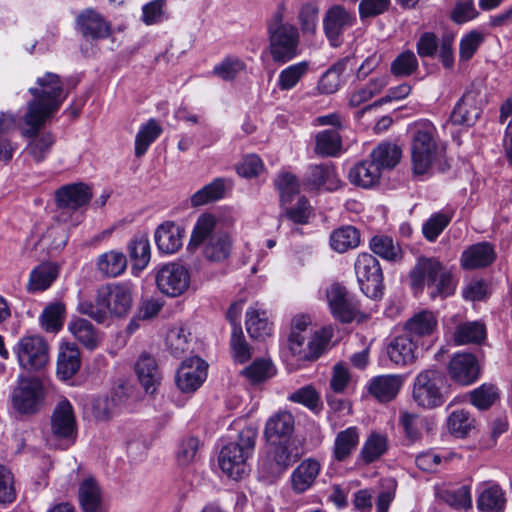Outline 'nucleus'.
<instances>
[{"label":"nucleus","mask_w":512,"mask_h":512,"mask_svg":"<svg viewBox=\"0 0 512 512\" xmlns=\"http://www.w3.org/2000/svg\"><path fill=\"white\" fill-rule=\"evenodd\" d=\"M33 100L28 102L24 122L29 129L27 135L36 134L61 107L68 96L59 75L47 72L38 77L34 87L29 88Z\"/></svg>","instance_id":"f257e3e1"},{"label":"nucleus","mask_w":512,"mask_h":512,"mask_svg":"<svg viewBox=\"0 0 512 512\" xmlns=\"http://www.w3.org/2000/svg\"><path fill=\"white\" fill-rule=\"evenodd\" d=\"M286 6L281 2L267 22L269 53L275 63L285 64L300 54V31L298 27L285 22Z\"/></svg>","instance_id":"f03ea898"},{"label":"nucleus","mask_w":512,"mask_h":512,"mask_svg":"<svg viewBox=\"0 0 512 512\" xmlns=\"http://www.w3.org/2000/svg\"><path fill=\"white\" fill-rule=\"evenodd\" d=\"M412 288L422 292L424 286L432 288L430 296L435 299L452 295L455 283L451 272L435 257H419L409 273Z\"/></svg>","instance_id":"7ed1b4c3"},{"label":"nucleus","mask_w":512,"mask_h":512,"mask_svg":"<svg viewBox=\"0 0 512 512\" xmlns=\"http://www.w3.org/2000/svg\"><path fill=\"white\" fill-rule=\"evenodd\" d=\"M216 218L210 214L199 217L190 239V244L198 246L204 242V256L211 262L226 260L231 252V240L225 232L215 231Z\"/></svg>","instance_id":"20e7f679"},{"label":"nucleus","mask_w":512,"mask_h":512,"mask_svg":"<svg viewBox=\"0 0 512 512\" xmlns=\"http://www.w3.org/2000/svg\"><path fill=\"white\" fill-rule=\"evenodd\" d=\"M436 128L427 120L414 125L411 156L413 172L423 175L429 171L432 164L442 153V147L436 139Z\"/></svg>","instance_id":"39448f33"},{"label":"nucleus","mask_w":512,"mask_h":512,"mask_svg":"<svg viewBox=\"0 0 512 512\" xmlns=\"http://www.w3.org/2000/svg\"><path fill=\"white\" fill-rule=\"evenodd\" d=\"M256 437V429L246 427L239 432L237 442L222 448L219 465L225 474L236 480L247 472V460L253 454Z\"/></svg>","instance_id":"423d86ee"},{"label":"nucleus","mask_w":512,"mask_h":512,"mask_svg":"<svg viewBox=\"0 0 512 512\" xmlns=\"http://www.w3.org/2000/svg\"><path fill=\"white\" fill-rule=\"evenodd\" d=\"M445 382L444 374L437 369L420 372L413 384L412 397L416 404L425 409H433L445 402L442 391Z\"/></svg>","instance_id":"0eeeda50"},{"label":"nucleus","mask_w":512,"mask_h":512,"mask_svg":"<svg viewBox=\"0 0 512 512\" xmlns=\"http://www.w3.org/2000/svg\"><path fill=\"white\" fill-rule=\"evenodd\" d=\"M77 436L76 418L71 403L63 399L57 403L50 421L49 442L66 449L74 444Z\"/></svg>","instance_id":"6e6552de"},{"label":"nucleus","mask_w":512,"mask_h":512,"mask_svg":"<svg viewBox=\"0 0 512 512\" xmlns=\"http://www.w3.org/2000/svg\"><path fill=\"white\" fill-rule=\"evenodd\" d=\"M91 197V189L83 183H74L60 187L55 193L58 207L57 221L66 223L69 218L75 215L73 225L79 223L81 215L77 213V210L89 203Z\"/></svg>","instance_id":"1a4fd4ad"},{"label":"nucleus","mask_w":512,"mask_h":512,"mask_svg":"<svg viewBox=\"0 0 512 512\" xmlns=\"http://www.w3.org/2000/svg\"><path fill=\"white\" fill-rule=\"evenodd\" d=\"M354 268L361 291L371 299L381 298L384 284L379 261L372 254L361 253Z\"/></svg>","instance_id":"9d476101"},{"label":"nucleus","mask_w":512,"mask_h":512,"mask_svg":"<svg viewBox=\"0 0 512 512\" xmlns=\"http://www.w3.org/2000/svg\"><path fill=\"white\" fill-rule=\"evenodd\" d=\"M18 363L26 371H39L49 362V345L37 335L23 336L15 346Z\"/></svg>","instance_id":"9b49d317"},{"label":"nucleus","mask_w":512,"mask_h":512,"mask_svg":"<svg viewBox=\"0 0 512 512\" xmlns=\"http://www.w3.org/2000/svg\"><path fill=\"white\" fill-rule=\"evenodd\" d=\"M155 282L162 294L169 297H178L188 290L190 286V273L180 263H166L157 269Z\"/></svg>","instance_id":"f8f14e48"},{"label":"nucleus","mask_w":512,"mask_h":512,"mask_svg":"<svg viewBox=\"0 0 512 512\" xmlns=\"http://www.w3.org/2000/svg\"><path fill=\"white\" fill-rule=\"evenodd\" d=\"M289 449L283 444H272L266 454L259 460V478L268 483H274L294 462Z\"/></svg>","instance_id":"ddd939ff"},{"label":"nucleus","mask_w":512,"mask_h":512,"mask_svg":"<svg viewBox=\"0 0 512 512\" xmlns=\"http://www.w3.org/2000/svg\"><path fill=\"white\" fill-rule=\"evenodd\" d=\"M44 396L43 384L39 379H21L13 392V406L22 414H32L41 408Z\"/></svg>","instance_id":"4468645a"},{"label":"nucleus","mask_w":512,"mask_h":512,"mask_svg":"<svg viewBox=\"0 0 512 512\" xmlns=\"http://www.w3.org/2000/svg\"><path fill=\"white\" fill-rule=\"evenodd\" d=\"M356 23V15L342 5L330 7L323 18L324 33L333 47L343 43V33Z\"/></svg>","instance_id":"2eb2a0df"},{"label":"nucleus","mask_w":512,"mask_h":512,"mask_svg":"<svg viewBox=\"0 0 512 512\" xmlns=\"http://www.w3.org/2000/svg\"><path fill=\"white\" fill-rule=\"evenodd\" d=\"M332 315L343 323L352 322L359 314V303L347 289L340 284H332L326 292Z\"/></svg>","instance_id":"dca6fc26"},{"label":"nucleus","mask_w":512,"mask_h":512,"mask_svg":"<svg viewBox=\"0 0 512 512\" xmlns=\"http://www.w3.org/2000/svg\"><path fill=\"white\" fill-rule=\"evenodd\" d=\"M421 345L404 330L392 337L386 346V353L391 362L398 366H407L418 358Z\"/></svg>","instance_id":"f3484780"},{"label":"nucleus","mask_w":512,"mask_h":512,"mask_svg":"<svg viewBox=\"0 0 512 512\" xmlns=\"http://www.w3.org/2000/svg\"><path fill=\"white\" fill-rule=\"evenodd\" d=\"M448 375L455 383L468 386L480 376V365L471 353L455 354L447 367Z\"/></svg>","instance_id":"a211bd4d"},{"label":"nucleus","mask_w":512,"mask_h":512,"mask_svg":"<svg viewBox=\"0 0 512 512\" xmlns=\"http://www.w3.org/2000/svg\"><path fill=\"white\" fill-rule=\"evenodd\" d=\"M207 364L198 356L184 360L176 373V384L183 392L197 390L207 375Z\"/></svg>","instance_id":"6ab92c4d"},{"label":"nucleus","mask_w":512,"mask_h":512,"mask_svg":"<svg viewBox=\"0 0 512 512\" xmlns=\"http://www.w3.org/2000/svg\"><path fill=\"white\" fill-rule=\"evenodd\" d=\"M481 91L474 87L468 89L456 103L450 121L454 125L471 126L479 118L481 113Z\"/></svg>","instance_id":"aec40b11"},{"label":"nucleus","mask_w":512,"mask_h":512,"mask_svg":"<svg viewBox=\"0 0 512 512\" xmlns=\"http://www.w3.org/2000/svg\"><path fill=\"white\" fill-rule=\"evenodd\" d=\"M332 337L331 328H323L316 332L308 343L309 353H304L302 346L306 337L297 331L292 330L289 336V350L293 355L299 356L301 359H316L320 356L322 351Z\"/></svg>","instance_id":"412c9836"},{"label":"nucleus","mask_w":512,"mask_h":512,"mask_svg":"<svg viewBox=\"0 0 512 512\" xmlns=\"http://www.w3.org/2000/svg\"><path fill=\"white\" fill-rule=\"evenodd\" d=\"M185 230L173 221H165L157 226L154 239L158 250L163 254H174L183 245Z\"/></svg>","instance_id":"4be33fe9"},{"label":"nucleus","mask_w":512,"mask_h":512,"mask_svg":"<svg viewBox=\"0 0 512 512\" xmlns=\"http://www.w3.org/2000/svg\"><path fill=\"white\" fill-rule=\"evenodd\" d=\"M81 367V354L73 343H62L59 346L56 374L61 380L71 379Z\"/></svg>","instance_id":"5701e85b"},{"label":"nucleus","mask_w":512,"mask_h":512,"mask_svg":"<svg viewBox=\"0 0 512 512\" xmlns=\"http://www.w3.org/2000/svg\"><path fill=\"white\" fill-rule=\"evenodd\" d=\"M77 27L86 39H102L110 35L111 27L92 9H86L77 17Z\"/></svg>","instance_id":"b1692460"},{"label":"nucleus","mask_w":512,"mask_h":512,"mask_svg":"<svg viewBox=\"0 0 512 512\" xmlns=\"http://www.w3.org/2000/svg\"><path fill=\"white\" fill-rule=\"evenodd\" d=\"M437 325L438 321L435 314L423 310L408 319L403 326V330L422 346V340L431 336L436 331Z\"/></svg>","instance_id":"393cba45"},{"label":"nucleus","mask_w":512,"mask_h":512,"mask_svg":"<svg viewBox=\"0 0 512 512\" xmlns=\"http://www.w3.org/2000/svg\"><path fill=\"white\" fill-rule=\"evenodd\" d=\"M109 315L122 317L132 306V295L128 287L121 284H107L103 286Z\"/></svg>","instance_id":"a878e982"},{"label":"nucleus","mask_w":512,"mask_h":512,"mask_svg":"<svg viewBox=\"0 0 512 512\" xmlns=\"http://www.w3.org/2000/svg\"><path fill=\"white\" fill-rule=\"evenodd\" d=\"M496 254L493 246L481 242L466 248L461 255V266L466 270H474L489 266L495 260Z\"/></svg>","instance_id":"bb28decb"},{"label":"nucleus","mask_w":512,"mask_h":512,"mask_svg":"<svg viewBox=\"0 0 512 512\" xmlns=\"http://www.w3.org/2000/svg\"><path fill=\"white\" fill-rule=\"evenodd\" d=\"M403 385L401 375H381L374 377L369 384V392L379 402L392 401Z\"/></svg>","instance_id":"cd10ccee"},{"label":"nucleus","mask_w":512,"mask_h":512,"mask_svg":"<svg viewBox=\"0 0 512 512\" xmlns=\"http://www.w3.org/2000/svg\"><path fill=\"white\" fill-rule=\"evenodd\" d=\"M303 183L311 190L319 189L323 186L328 190L336 189L338 186V179L334 166L329 163L310 166Z\"/></svg>","instance_id":"c85d7f7f"},{"label":"nucleus","mask_w":512,"mask_h":512,"mask_svg":"<svg viewBox=\"0 0 512 512\" xmlns=\"http://www.w3.org/2000/svg\"><path fill=\"white\" fill-rule=\"evenodd\" d=\"M294 416L288 411H279L266 422L264 436L269 442H276L288 438L294 431Z\"/></svg>","instance_id":"c756f323"},{"label":"nucleus","mask_w":512,"mask_h":512,"mask_svg":"<svg viewBox=\"0 0 512 512\" xmlns=\"http://www.w3.org/2000/svg\"><path fill=\"white\" fill-rule=\"evenodd\" d=\"M380 178L381 170L373 159L358 162L348 174V179L353 185L365 189L374 187L379 183Z\"/></svg>","instance_id":"7c9ffc66"},{"label":"nucleus","mask_w":512,"mask_h":512,"mask_svg":"<svg viewBox=\"0 0 512 512\" xmlns=\"http://www.w3.org/2000/svg\"><path fill=\"white\" fill-rule=\"evenodd\" d=\"M135 372L147 393H154L161 381V373L155 358L143 354L135 364Z\"/></svg>","instance_id":"2f4dec72"},{"label":"nucleus","mask_w":512,"mask_h":512,"mask_svg":"<svg viewBox=\"0 0 512 512\" xmlns=\"http://www.w3.org/2000/svg\"><path fill=\"white\" fill-rule=\"evenodd\" d=\"M506 502V494L498 484H483L476 501L481 512H504Z\"/></svg>","instance_id":"473e14b6"},{"label":"nucleus","mask_w":512,"mask_h":512,"mask_svg":"<svg viewBox=\"0 0 512 512\" xmlns=\"http://www.w3.org/2000/svg\"><path fill=\"white\" fill-rule=\"evenodd\" d=\"M360 440L359 429L355 426L339 431L334 439L333 458L344 462L354 453Z\"/></svg>","instance_id":"72a5a7b5"},{"label":"nucleus","mask_w":512,"mask_h":512,"mask_svg":"<svg viewBox=\"0 0 512 512\" xmlns=\"http://www.w3.org/2000/svg\"><path fill=\"white\" fill-rule=\"evenodd\" d=\"M320 472V464L313 459L302 461L291 475L292 489L296 493H303L315 482Z\"/></svg>","instance_id":"f704fd0d"},{"label":"nucleus","mask_w":512,"mask_h":512,"mask_svg":"<svg viewBox=\"0 0 512 512\" xmlns=\"http://www.w3.org/2000/svg\"><path fill=\"white\" fill-rule=\"evenodd\" d=\"M59 275V266L53 262H45L35 267L29 277L28 290L31 292L48 289Z\"/></svg>","instance_id":"c9c22d12"},{"label":"nucleus","mask_w":512,"mask_h":512,"mask_svg":"<svg viewBox=\"0 0 512 512\" xmlns=\"http://www.w3.org/2000/svg\"><path fill=\"white\" fill-rule=\"evenodd\" d=\"M387 450V437L373 432L365 440L357 460L361 464L368 465L380 459Z\"/></svg>","instance_id":"e433bc0d"},{"label":"nucleus","mask_w":512,"mask_h":512,"mask_svg":"<svg viewBox=\"0 0 512 512\" xmlns=\"http://www.w3.org/2000/svg\"><path fill=\"white\" fill-rule=\"evenodd\" d=\"M330 247L338 252L345 253L350 249H355L360 244V232L351 225L341 226L331 232Z\"/></svg>","instance_id":"4c0bfd02"},{"label":"nucleus","mask_w":512,"mask_h":512,"mask_svg":"<svg viewBox=\"0 0 512 512\" xmlns=\"http://www.w3.org/2000/svg\"><path fill=\"white\" fill-rule=\"evenodd\" d=\"M96 266L104 277H117L125 271L127 258L124 253L111 250L99 255Z\"/></svg>","instance_id":"58836bf2"},{"label":"nucleus","mask_w":512,"mask_h":512,"mask_svg":"<svg viewBox=\"0 0 512 512\" xmlns=\"http://www.w3.org/2000/svg\"><path fill=\"white\" fill-rule=\"evenodd\" d=\"M246 330L253 339L263 340L269 336L271 327L267 312L261 310L257 305L250 307L246 312Z\"/></svg>","instance_id":"ea45409f"},{"label":"nucleus","mask_w":512,"mask_h":512,"mask_svg":"<svg viewBox=\"0 0 512 512\" xmlns=\"http://www.w3.org/2000/svg\"><path fill=\"white\" fill-rule=\"evenodd\" d=\"M371 159L377 164L380 170L392 169L402 157L400 147L391 142H381L370 153Z\"/></svg>","instance_id":"a19ab883"},{"label":"nucleus","mask_w":512,"mask_h":512,"mask_svg":"<svg viewBox=\"0 0 512 512\" xmlns=\"http://www.w3.org/2000/svg\"><path fill=\"white\" fill-rule=\"evenodd\" d=\"M128 254L133 269L143 270L151 258L150 242L146 235H136L128 243Z\"/></svg>","instance_id":"79ce46f5"},{"label":"nucleus","mask_w":512,"mask_h":512,"mask_svg":"<svg viewBox=\"0 0 512 512\" xmlns=\"http://www.w3.org/2000/svg\"><path fill=\"white\" fill-rule=\"evenodd\" d=\"M72 335L86 348L95 349L100 341V336L95 327L86 319L77 318L68 325Z\"/></svg>","instance_id":"37998d69"},{"label":"nucleus","mask_w":512,"mask_h":512,"mask_svg":"<svg viewBox=\"0 0 512 512\" xmlns=\"http://www.w3.org/2000/svg\"><path fill=\"white\" fill-rule=\"evenodd\" d=\"M124 385L118 386L111 397H99L93 402V414L101 421L110 419L123 403L121 396L125 393Z\"/></svg>","instance_id":"c03bdc74"},{"label":"nucleus","mask_w":512,"mask_h":512,"mask_svg":"<svg viewBox=\"0 0 512 512\" xmlns=\"http://www.w3.org/2000/svg\"><path fill=\"white\" fill-rule=\"evenodd\" d=\"M28 129L29 127L23 132V135L31 139L25 147L24 152L31 157L35 163H40L46 159L55 140L50 133H45L41 136H37L38 132L34 135H27L26 131Z\"/></svg>","instance_id":"a18cd8bd"},{"label":"nucleus","mask_w":512,"mask_h":512,"mask_svg":"<svg viewBox=\"0 0 512 512\" xmlns=\"http://www.w3.org/2000/svg\"><path fill=\"white\" fill-rule=\"evenodd\" d=\"M78 311L81 314L89 316L98 323L105 322L110 315L103 286L97 290L94 301H81L78 304Z\"/></svg>","instance_id":"49530a36"},{"label":"nucleus","mask_w":512,"mask_h":512,"mask_svg":"<svg viewBox=\"0 0 512 512\" xmlns=\"http://www.w3.org/2000/svg\"><path fill=\"white\" fill-rule=\"evenodd\" d=\"M315 152L321 156H337L342 148V140L336 129H327L317 133Z\"/></svg>","instance_id":"de8ad7c7"},{"label":"nucleus","mask_w":512,"mask_h":512,"mask_svg":"<svg viewBox=\"0 0 512 512\" xmlns=\"http://www.w3.org/2000/svg\"><path fill=\"white\" fill-rule=\"evenodd\" d=\"M161 133V126L153 118L142 125L135 137V156L142 157Z\"/></svg>","instance_id":"09e8293b"},{"label":"nucleus","mask_w":512,"mask_h":512,"mask_svg":"<svg viewBox=\"0 0 512 512\" xmlns=\"http://www.w3.org/2000/svg\"><path fill=\"white\" fill-rule=\"evenodd\" d=\"M309 63L298 62L280 71L277 86L281 91H289L297 86L302 78L308 73Z\"/></svg>","instance_id":"8fccbe9b"},{"label":"nucleus","mask_w":512,"mask_h":512,"mask_svg":"<svg viewBox=\"0 0 512 512\" xmlns=\"http://www.w3.org/2000/svg\"><path fill=\"white\" fill-rule=\"evenodd\" d=\"M66 314L65 305L61 302H54L49 304L43 310L40 316V323L46 332H58L64 323Z\"/></svg>","instance_id":"3c124183"},{"label":"nucleus","mask_w":512,"mask_h":512,"mask_svg":"<svg viewBox=\"0 0 512 512\" xmlns=\"http://www.w3.org/2000/svg\"><path fill=\"white\" fill-rule=\"evenodd\" d=\"M225 183L221 178H217L211 183L205 185L191 196V205L193 207L202 206L210 202L217 201L224 197Z\"/></svg>","instance_id":"603ef678"},{"label":"nucleus","mask_w":512,"mask_h":512,"mask_svg":"<svg viewBox=\"0 0 512 512\" xmlns=\"http://www.w3.org/2000/svg\"><path fill=\"white\" fill-rule=\"evenodd\" d=\"M486 336L485 326L480 322H467L457 326L453 338L456 344L480 343Z\"/></svg>","instance_id":"864d4df0"},{"label":"nucleus","mask_w":512,"mask_h":512,"mask_svg":"<svg viewBox=\"0 0 512 512\" xmlns=\"http://www.w3.org/2000/svg\"><path fill=\"white\" fill-rule=\"evenodd\" d=\"M475 419L464 409L453 411L447 418V428L458 438L466 437L475 428Z\"/></svg>","instance_id":"5fc2aeb1"},{"label":"nucleus","mask_w":512,"mask_h":512,"mask_svg":"<svg viewBox=\"0 0 512 512\" xmlns=\"http://www.w3.org/2000/svg\"><path fill=\"white\" fill-rule=\"evenodd\" d=\"M191 333L183 326L171 328L166 335V345L172 355L182 357L190 349Z\"/></svg>","instance_id":"6e6d98bb"},{"label":"nucleus","mask_w":512,"mask_h":512,"mask_svg":"<svg viewBox=\"0 0 512 512\" xmlns=\"http://www.w3.org/2000/svg\"><path fill=\"white\" fill-rule=\"evenodd\" d=\"M79 501L85 512H95L101 503L100 489L93 478L85 479L79 487Z\"/></svg>","instance_id":"4d7b16f0"},{"label":"nucleus","mask_w":512,"mask_h":512,"mask_svg":"<svg viewBox=\"0 0 512 512\" xmlns=\"http://www.w3.org/2000/svg\"><path fill=\"white\" fill-rule=\"evenodd\" d=\"M439 497L455 509H469L472 506L470 487L467 485L444 489L439 493Z\"/></svg>","instance_id":"13d9d810"},{"label":"nucleus","mask_w":512,"mask_h":512,"mask_svg":"<svg viewBox=\"0 0 512 512\" xmlns=\"http://www.w3.org/2000/svg\"><path fill=\"white\" fill-rule=\"evenodd\" d=\"M282 204L290 203L300 191L298 178L290 172H280L274 180Z\"/></svg>","instance_id":"bf43d9fd"},{"label":"nucleus","mask_w":512,"mask_h":512,"mask_svg":"<svg viewBox=\"0 0 512 512\" xmlns=\"http://www.w3.org/2000/svg\"><path fill=\"white\" fill-rule=\"evenodd\" d=\"M369 246L373 253L385 260L395 261L401 254L399 245L389 236L376 235L371 238Z\"/></svg>","instance_id":"052dcab7"},{"label":"nucleus","mask_w":512,"mask_h":512,"mask_svg":"<svg viewBox=\"0 0 512 512\" xmlns=\"http://www.w3.org/2000/svg\"><path fill=\"white\" fill-rule=\"evenodd\" d=\"M498 398V389L493 384H482L470 392L471 403L480 410L488 409Z\"/></svg>","instance_id":"680f3d73"},{"label":"nucleus","mask_w":512,"mask_h":512,"mask_svg":"<svg viewBox=\"0 0 512 512\" xmlns=\"http://www.w3.org/2000/svg\"><path fill=\"white\" fill-rule=\"evenodd\" d=\"M288 400L301 404L313 412H318L321 409L320 395L312 385L301 387L289 394Z\"/></svg>","instance_id":"e2e57ef3"},{"label":"nucleus","mask_w":512,"mask_h":512,"mask_svg":"<svg viewBox=\"0 0 512 512\" xmlns=\"http://www.w3.org/2000/svg\"><path fill=\"white\" fill-rule=\"evenodd\" d=\"M418 69V60L414 52L400 53L391 63L390 71L396 77H408Z\"/></svg>","instance_id":"0e129e2a"},{"label":"nucleus","mask_w":512,"mask_h":512,"mask_svg":"<svg viewBox=\"0 0 512 512\" xmlns=\"http://www.w3.org/2000/svg\"><path fill=\"white\" fill-rule=\"evenodd\" d=\"M319 9L315 4L305 3L298 12L299 31L303 35H314L317 29Z\"/></svg>","instance_id":"69168bd1"},{"label":"nucleus","mask_w":512,"mask_h":512,"mask_svg":"<svg viewBox=\"0 0 512 512\" xmlns=\"http://www.w3.org/2000/svg\"><path fill=\"white\" fill-rule=\"evenodd\" d=\"M399 422L404 429L406 437L411 441L421 438V429L427 425V419L407 411L401 412Z\"/></svg>","instance_id":"338daca9"},{"label":"nucleus","mask_w":512,"mask_h":512,"mask_svg":"<svg viewBox=\"0 0 512 512\" xmlns=\"http://www.w3.org/2000/svg\"><path fill=\"white\" fill-rule=\"evenodd\" d=\"M272 363L265 359H257L250 366L242 370V374L252 383H260L274 375Z\"/></svg>","instance_id":"774afa93"}]
</instances>
